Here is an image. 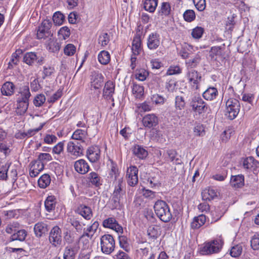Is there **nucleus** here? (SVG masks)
Returning a JSON list of instances; mask_svg holds the SVG:
<instances>
[{"instance_id":"1","label":"nucleus","mask_w":259,"mask_h":259,"mask_svg":"<svg viewBox=\"0 0 259 259\" xmlns=\"http://www.w3.org/2000/svg\"><path fill=\"white\" fill-rule=\"evenodd\" d=\"M224 245L222 236L210 241L205 242L200 248L202 254L209 255L217 253L221 251Z\"/></svg>"},{"instance_id":"2","label":"nucleus","mask_w":259,"mask_h":259,"mask_svg":"<svg viewBox=\"0 0 259 259\" xmlns=\"http://www.w3.org/2000/svg\"><path fill=\"white\" fill-rule=\"evenodd\" d=\"M125 184L122 179H119L114 183V190L112 194L111 201L113 202L114 207L119 205L125 198Z\"/></svg>"},{"instance_id":"3","label":"nucleus","mask_w":259,"mask_h":259,"mask_svg":"<svg viewBox=\"0 0 259 259\" xmlns=\"http://www.w3.org/2000/svg\"><path fill=\"white\" fill-rule=\"evenodd\" d=\"M155 212L157 216L163 222H169L172 214L168 205L162 200H158L154 206Z\"/></svg>"},{"instance_id":"4","label":"nucleus","mask_w":259,"mask_h":259,"mask_svg":"<svg viewBox=\"0 0 259 259\" xmlns=\"http://www.w3.org/2000/svg\"><path fill=\"white\" fill-rule=\"evenodd\" d=\"M240 111V103L234 98L229 99L226 103V115L231 120L236 117Z\"/></svg>"},{"instance_id":"5","label":"nucleus","mask_w":259,"mask_h":259,"mask_svg":"<svg viewBox=\"0 0 259 259\" xmlns=\"http://www.w3.org/2000/svg\"><path fill=\"white\" fill-rule=\"evenodd\" d=\"M101 251L105 254H109L114 249L115 240L111 235L105 234L100 238Z\"/></svg>"},{"instance_id":"6","label":"nucleus","mask_w":259,"mask_h":259,"mask_svg":"<svg viewBox=\"0 0 259 259\" xmlns=\"http://www.w3.org/2000/svg\"><path fill=\"white\" fill-rule=\"evenodd\" d=\"M49 240L51 244L55 247H58L62 244V231L58 226H54L50 231Z\"/></svg>"},{"instance_id":"7","label":"nucleus","mask_w":259,"mask_h":259,"mask_svg":"<svg viewBox=\"0 0 259 259\" xmlns=\"http://www.w3.org/2000/svg\"><path fill=\"white\" fill-rule=\"evenodd\" d=\"M52 27V22L50 20H44L40 25L38 26L36 37L38 39H45L52 35L50 28Z\"/></svg>"},{"instance_id":"8","label":"nucleus","mask_w":259,"mask_h":259,"mask_svg":"<svg viewBox=\"0 0 259 259\" xmlns=\"http://www.w3.org/2000/svg\"><path fill=\"white\" fill-rule=\"evenodd\" d=\"M193 111L199 114L206 112L207 106L206 103L199 96L194 97L190 103Z\"/></svg>"},{"instance_id":"9","label":"nucleus","mask_w":259,"mask_h":259,"mask_svg":"<svg viewBox=\"0 0 259 259\" xmlns=\"http://www.w3.org/2000/svg\"><path fill=\"white\" fill-rule=\"evenodd\" d=\"M67 151L70 155L77 158L83 155V148L80 143L69 141L67 143Z\"/></svg>"},{"instance_id":"10","label":"nucleus","mask_w":259,"mask_h":259,"mask_svg":"<svg viewBox=\"0 0 259 259\" xmlns=\"http://www.w3.org/2000/svg\"><path fill=\"white\" fill-rule=\"evenodd\" d=\"M187 78L192 88L196 90L199 89L201 76L197 71L193 69L189 70L187 73Z\"/></svg>"},{"instance_id":"11","label":"nucleus","mask_w":259,"mask_h":259,"mask_svg":"<svg viewBox=\"0 0 259 259\" xmlns=\"http://www.w3.org/2000/svg\"><path fill=\"white\" fill-rule=\"evenodd\" d=\"M161 37L156 32L151 33L147 38V46L150 50H155L160 45Z\"/></svg>"},{"instance_id":"12","label":"nucleus","mask_w":259,"mask_h":259,"mask_svg":"<svg viewBox=\"0 0 259 259\" xmlns=\"http://www.w3.org/2000/svg\"><path fill=\"white\" fill-rule=\"evenodd\" d=\"M104 82V76L98 71H93L90 76V84L92 88L95 90L100 89Z\"/></svg>"},{"instance_id":"13","label":"nucleus","mask_w":259,"mask_h":259,"mask_svg":"<svg viewBox=\"0 0 259 259\" xmlns=\"http://www.w3.org/2000/svg\"><path fill=\"white\" fill-rule=\"evenodd\" d=\"M224 50L221 47H212L209 51V56L211 62L220 63L224 59Z\"/></svg>"},{"instance_id":"14","label":"nucleus","mask_w":259,"mask_h":259,"mask_svg":"<svg viewBox=\"0 0 259 259\" xmlns=\"http://www.w3.org/2000/svg\"><path fill=\"white\" fill-rule=\"evenodd\" d=\"M258 166V162L251 156L244 159L242 162V168L246 171H253Z\"/></svg>"},{"instance_id":"15","label":"nucleus","mask_w":259,"mask_h":259,"mask_svg":"<svg viewBox=\"0 0 259 259\" xmlns=\"http://www.w3.org/2000/svg\"><path fill=\"white\" fill-rule=\"evenodd\" d=\"M115 85L112 81H107L104 85L103 91V97L107 101L114 102L113 95L114 94Z\"/></svg>"},{"instance_id":"16","label":"nucleus","mask_w":259,"mask_h":259,"mask_svg":"<svg viewBox=\"0 0 259 259\" xmlns=\"http://www.w3.org/2000/svg\"><path fill=\"white\" fill-rule=\"evenodd\" d=\"M138 169L136 166H131L127 168L126 178L128 184L131 186H134L138 183Z\"/></svg>"},{"instance_id":"17","label":"nucleus","mask_w":259,"mask_h":259,"mask_svg":"<svg viewBox=\"0 0 259 259\" xmlns=\"http://www.w3.org/2000/svg\"><path fill=\"white\" fill-rule=\"evenodd\" d=\"M142 123L145 127L151 128L158 124V118L155 114H147L143 117Z\"/></svg>"},{"instance_id":"18","label":"nucleus","mask_w":259,"mask_h":259,"mask_svg":"<svg viewBox=\"0 0 259 259\" xmlns=\"http://www.w3.org/2000/svg\"><path fill=\"white\" fill-rule=\"evenodd\" d=\"M103 226L104 228L111 229L118 233H122V227L119 225L114 218H109L103 222Z\"/></svg>"},{"instance_id":"19","label":"nucleus","mask_w":259,"mask_h":259,"mask_svg":"<svg viewBox=\"0 0 259 259\" xmlns=\"http://www.w3.org/2000/svg\"><path fill=\"white\" fill-rule=\"evenodd\" d=\"M100 149L97 146L90 147L87 151V156L90 162L97 161L100 157Z\"/></svg>"},{"instance_id":"20","label":"nucleus","mask_w":259,"mask_h":259,"mask_svg":"<svg viewBox=\"0 0 259 259\" xmlns=\"http://www.w3.org/2000/svg\"><path fill=\"white\" fill-rule=\"evenodd\" d=\"M43 61L42 57L37 56L34 52H28L25 54L23 56V61L29 65H32L35 62L41 64Z\"/></svg>"},{"instance_id":"21","label":"nucleus","mask_w":259,"mask_h":259,"mask_svg":"<svg viewBox=\"0 0 259 259\" xmlns=\"http://www.w3.org/2000/svg\"><path fill=\"white\" fill-rule=\"evenodd\" d=\"M44 164L40 161L31 162L29 168V175L31 177H36L43 170Z\"/></svg>"},{"instance_id":"22","label":"nucleus","mask_w":259,"mask_h":259,"mask_svg":"<svg viewBox=\"0 0 259 259\" xmlns=\"http://www.w3.org/2000/svg\"><path fill=\"white\" fill-rule=\"evenodd\" d=\"M77 213L84 219L90 220L93 217V211L91 207L84 204H80L77 208Z\"/></svg>"},{"instance_id":"23","label":"nucleus","mask_w":259,"mask_h":259,"mask_svg":"<svg viewBox=\"0 0 259 259\" xmlns=\"http://www.w3.org/2000/svg\"><path fill=\"white\" fill-rule=\"evenodd\" d=\"M194 51V48L192 46L187 43H184L181 45V48L179 51L178 54L182 58L186 59Z\"/></svg>"},{"instance_id":"24","label":"nucleus","mask_w":259,"mask_h":259,"mask_svg":"<svg viewBox=\"0 0 259 259\" xmlns=\"http://www.w3.org/2000/svg\"><path fill=\"white\" fill-rule=\"evenodd\" d=\"M74 168L78 173L85 174L89 171L90 166L85 160L81 159L75 161Z\"/></svg>"},{"instance_id":"25","label":"nucleus","mask_w":259,"mask_h":259,"mask_svg":"<svg viewBox=\"0 0 259 259\" xmlns=\"http://www.w3.org/2000/svg\"><path fill=\"white\" fill-rule=\"evenodd\" d=\"M230 185L234 188H240L244 185V176L243 175L232 176L230 179Z\"/></svg>"},{"instance_id":"26","label":"nucleus","mask_w":259,"mask_h":259,"mask_svg":"<svg viewBox=\"0 0 259 259\" xmlns=\"http://www.w3.org/2000/svg\"><path fill=\"white\" fill-rule=\"evenodd\" d=\"M78 252V247L74 245H67L65 249L63 254L64 259H75Z\"/></svg>"},{"instance_id":"27","label":"nucleus","mask_w":259,"mask_h":259,"mask_svg":"<svg viewBox=\"0 0 259 259\" xmlns=\"http://www.w3.org/2000/svg\"><path fill=\"white\" fill-rule=\"evenodd\" d=\"M31 96L29 88L28 85H24L19 89L18 94L17 95L16 100L29 101Z\"/></svg>"},{"instance_id":"28","label":"nucleus","mask_w":259,"mask_h":259,"mask_svg":"<svg viewBox=\"0 0 259 259\" xmlns=\"http://www.w3.org/2000/svg\"><path fill=\"white\" fill-rule=\"evenodd\" d=\"M201 195L204 200L210 201L218 196V192L213 188H208L203 190Z\"/></svg>"},{"instance_id":"29","label":"nucleus","mask_w":259,"mask_h":259,"mask_svg":"<svg viewBox=\"0 0 259 259\" xmlns=\"http://www.w3.org/2000/svg\"><path fill=\"white\" fill-rule=\"evenodd\" d=\"M33 229L35 236L40 237L48 231V225L43 222H38L34 225Z\"/></svg>"},{"instance_id":"30","label":"nucleus","mask_w":259,"mask_h":259,"mask_svg":"<svg viewBox=\"0 0 259 259\" xmlns=\"http://www.w3.org/2000/svg\"><path fill=\"white\" fill-rule=\"evenodd\" d=\"M119 177V170L116 164L113 161L111 162L110 168L109 171L108 178L111 179V181H117L119 179H122Z\"/></svg>"},{"instance_id":"31","label":"nucleus","mask_w":259,"mask_h":259,"mask_svg":"<svg viewBox=\"0 0 259 259\" xmlns=\"http://www.w3.org/2000/svg\"><path fill=\"white\" fill-rule=\"evenodd\" d=\"M218 95L217 89L214 87H209L203 93V97L206 100L212 101L216 98Z\"/></svg>"},{"instance_id":"32","label":"nucleus","mask_w":259,"mask_h":259,"mask_svg":"<svg viewBox=\"0 0 259 259\" xmlns=\"http://www.w3.org/2000/svg\"><path fill=\"white\" fill-rule=\"evenodd\" d=\"M87 136L88 133L86 131L77 129L73 132L71 138L73 140L80 141L82 143H85L87 139Z\"/></svg>"},{"instance_id":"33","label":"nucleus","mask_w":259,"mask_h":259,"mask_svg":"<svg viewBox=\"0 0 259 259\" xmlns=\"http://www.w3.org/2000/svg\"><path fill=\"white\" fill-rule=\"evenodd\" d=\"M60 46L57 39L51 35L47 43V49L51 52H57L59 51Z\"/></svg>"},{"instance_id":"34","label":"nucleus","mask_w":259,"mask_h":259,"mask_svg":"<svg viewBox=\"0 0 259 259\" xmlns=\"http://www.w3.org/2000/svg\"><path fill=\"white\" fill-rule=\"evenodd\" d=\"M56 199L54 196H49L45 201V206L46 210L49 212L54 210L56 207Z\"/></svg>"},{"instance_id":"35","label":"nucleus","mask_w":259,"mask_h":259,"mask_svg":"<svg viewBox=\"0 0 259 259\" xmlns=\"http://www.w3.org/2000/svg\"><path fill=\"white\" fill-rule=\"evenodd\" d=\"M132 50L134 56H137L140 54L141 51V40L140 36H136L134 37L132 43Z\"/></svg>"},{"instance_id":"36","label":"nucleus","mask_w":259,"mask_h":259,"mask_svg":"<svg viewBox=\"0 0 259 259\" xmlns=\"http://www.w3.org/2000/svg\"><path fill=\"white\" fill-rule=\"evenodd\" d=\"M206 222V217L203 214L195 217L191 223V226L193 229H198L203 225Z\"/></svg>"},{"instance_id":"37","label":"nucleus","mask_w":259,"mask_h":259,"mask_svg":"<svg viewBox=\"0 0 259 259\" xmlns=\"http://www.w3.org/2000/svg\"><path fill=\"white\" fill-rule=\"evenodd\" d=\"M17 113L20 115H23L27 110L29 101L16 100Z\"/></svg>"},{"instance_id":"38","label":"nucleus","mask_w":259,"mask_h":259,"mask_svg":"<svg viewBox=\"0 0 259 259\" xmlns=\"http://www.w3.org/2000/svg\"><path fill=\"white\" fill-rule=\"evenodd\" d=\"M15 86L11 82H6L1 88V92L3 95L11 96L14 92Z\"/></svg>"},{"instance_id":"39","label":"nucleus","mask_w":259,"mask_h":259,"mask_svg":"<svg viewBox=\"0 0 259 259\" xmlns=\"http://www.w3.org/2000/svg\"><path fill=\"white\" fill-rule=\"evenodd\" d=\"M171 12V6L168 2H162L158 11L160 16H168Z\"/></svg>"},{"instance_id":"40","label":"nucleus","mask_w":259,"mask_h":259,"mask_svg":"<svg viewBox=\"0 0 259 259\" xmlns=\"http://www.w3.org/2000/svg\"><path fill=\"white\" fill-rule=\"evenodd\" d=\"M133 153L140 159H144L148 155V152L143 147L136 145L133 149Z\"/></svg>"},{"instance_id":"41","label":"nucleus","mask_w":259,"mask_h":259,"mask_svg":"<svg viewBox=\"0 0 259 259\" xmlns=\"http://www.w3.org/2000/svg\"><path fill=\"white\" fill-rule=\"evenodd\" d=\"M88 179L89 182L93 185L98 187L102 185L101 177L95 172H91L88 175Z\"/></svg>"},{"instance_id":"42","label":"nucleus","mask_w":259,"mask_h":259,"mask_svg":"<svg viewBox=\"0 0 259 259\" xmlns=\"http://www.w3.org/2000/svg\"><path fill=\"white\" fill-rule=\"evenodd\" d=\"M148 236L153 239H156L160 235V228L157 225H152L148 229Z\"/></svg>"},{"instance_id":"43","label":"nucleus","mask_w":259,"mask_h":259,"mask_svg":"<svg viewBox=\"0 0 259 259\" xmlns=\"http://www.w3.org/2000/svg\"><path fill=\"white\" fill-rule=\"evenodd\" d=\"M67 222L70 223L76 230L77 232H80L82 230L84 224H81L74 216H71L68 218Z\"/></svg>"},{"instance_id":"44","label":"nucleus","mask_w":259,"mask_h":259,"mask_svg":"<svg viewBox=\"0 0 259 259\" xmlns=\"http://www.w3.org/2000/svg\"><path fill=\"white\" fill-rule=\"evenodd\" d=\"M158 0H145L144 3L145 10L150 13H153L157 7Z\"/></svg>"},{"instance_id":"45","label":"nucleus","mask_w":259,"mask_h":259,"mask_svg":"<svg viewBox=\"0 0 259 259\" xmlns=\"http://www.w3.org/2000/svg\"><path fill=\"white\" fill-rule=\"evenodd\" d=\"M138 191L139 193L142 194L144 197L150 200H152L153 199L156 198L157 197V195L156 192L149 189H147L144 187L139 188Z\"/></svg>"},{"instance_id":"46","label":"nucleus","mask_w":259,"mask_h":259,"mask_svg":"<svg viewBox=\"0 0 259 259\" xmlns=\"http://www.w3.org/2000/svg\"><path fill=\"white\" fill-rule=\"evenodd\" d=\"M99 224L97 221L94 222L91 226H89L86 231L83 233L84 236L91 238L97 231Z\"/></svg>"},{"instance_id":"47","label":"nucleus","mask_w":259,"mask_h":259,"mask_svg":"<svg viewBox=\"0 0 259 259\" xmlns=\"http://www.w3.org/2000/svg\"><path fill=\"white\" fill-rule=\"evenodd\" d=\"M98 59L101 64H107L110 60V55L109 53L106 51H102L98 54Z\"/></svg>"},{"instance_id":"48","label":"nucleus","mask_w":259,"mask_h":259,"mask_svg":"<svg viewBox=\"0 0 259 259\" xmlns=\"http://www.w3.org/2000/svg\"><path fill=\"white\" fill-rule=\"evenodd\" d=\"M51 180L50 176L49 175L44 174L38 180V186L41 188H46L50 184Z\"/></svg>"},{"instance_id":"49","label":"nucleus","mask_w":259,"mask_h":259,"mask_svg":"<svg viewBox=\"0 0 259 259\" xmlns=\"http://www.w3.org/2000/svg\"><path fill=\"white\" fill-rule=\"evenodd\" d=\"M132 90L133 94L137 98H141L144 94V87L140 84L134 83Z\"/></svg>"},{"instance_id":"50","label":"nucleus","mask_w":259,"mask_h":259,"mask_svg":"<svg viewBox=\"0 0 259 259\" xmlns=\"http://www.w3.org/2000/svg\"><path fill=\"white\" fill-rule=\"evenodd\" d=\"M175 108L176 110L178 113V111L183 110L185 107V101L184 98L180 96H177L175 98Z\"/></svg>"},{"instance_id":"51","label":"nucleus","mask_w":259,"mask_h":259,"mask_svg":"<svg viewBox=\"0 0 259 259\" xmlns=\"http://www.w3.org/2000/svg\"><path fill=\"white\" fill-rule=\"evenodd\" d=\"M26 236V231L24 230H20L12 235V239L13 240H19L20 241H23L25 239Z\"/></svg>"},{"instance_id":"52","label":"nucleus","mask_w":259,"mask_h":259,"mask_svg":"<svg viewBox=\"0 0 259 259\" xmlns=\"http://www.w3.org/2000/svg\"><path fill=\"white\" fill-rule=\"evenodd\" d=\"M46 98L45 96L42 94H37L35 96L33 103L34 106L36 107H39L42 106L45 103Z\"/></svg>"},{"instance_id":"53","label":"nucleus","mask_w":259,"mask_h":259,"mask_svg":"<svg viewBox=\"0 0 259 259\" xmlns=\"http://www.w3.org/2000/svg\"><path fill=\"white\" fill-rule=\"evenodd\" d=\"M193 132L194 135L197 137H202L205 134L204 127L200 123H197L195 125Z\"/></svg>"},{"instance_id":"54","label":"nucleus","mask_w":259,"mask_h":259,"mask_svg":"<svg viewBox=\"0 0 259 259\" xmlns=\"http://www.w3.org/2000/svg\"><path fill=\"white\" fill-rule=\"evenodd\" d=\"M63 236L64 241L69 245H72V244L74 241V237L71 231L68 229L64 230L63 232Z\"/></svg>"},{"instance_id":"55","label":"nucleus","mask_w":259,"mask_h":259,"mask_svg":"<svg viewBox=\"0 0 259 259\" xmlns=\"http://www.w3.org/2000/svg\"><path fill=\"white\" fill-rule=\"evenodd\" d=\"M204 33V29L202 27L197 26L192 30L191 35L195 39L200 38Z\"/></svg>"},{"instance_id":"56","label":"nucleus","mask_w":259,"mask_h":259,"mask_svg":"<svg viewBox=\"0 0 259 259\" xmlns=\"http://www.w3.org/2000/svg\"><path fill=\"white\" fill-rule=\"evenodd\" d=\"M53 20L56 25H61L64 21V16L60 12H57L53 15Z\"/></svg>"},{"instance_id":"57","label":"nucleus","mask_w":259,"mask_h":259,"mask_svg":"<svg viewBox=\"0 0 259 259\" xmlns=\"http://www.w3.org/2000/svg\"><path fill=\"white\" fill-rule=\"evenodd\" d=\"M150 101L155 105H162L164 103V98L158 94H154L151 96Z\"/></svg>"},{"instance_id":"58","label":"nucleus","mask_w":259,"mask_h":259,"mask_svg":"<svg viewBox=\"0 0 259 259\" xmlns=\"http://www.w3.org/2000/svg\"><path fill=\"white\" fill-rule=\"evenodd\" d=\"M110 41L109 37L107 33H103L100 34L98 39V42L102 47H105Z\"/></svg>"},{"instance_id":"59","label":"nucleus","mask_w":259,"mask_h":259,"mask_svg":"<svg viewBox=\"0 0 259 259\" xmlns=\"http://www.w3.org/2000/svg\"><path fill=\"white\" fill-rule=\"evenodd\" d=\"M200 61V56L197 54L193 58L189 59L186 62V64L188 67L193 68L196 67Z\"/></svg>"},{"instance_id":"60","label":"nucleus","mask_w":259,"mask_h":259,"mask_svg":"<svg viewBox=\"0 0 259 259\" xmlns=\"http://www.w3.org/2000/svg\"><path fill=\"white\" fill-rule=\"evenodd\" d=\"M70 35V29L66 26L62 27L58 31V35L62 39H66L69 37Z\"/></svg>"},{"instance_id":"61","label":"nucleus","mask_w":259,"mask_h":259,"mask_svg":"<svg viewBox=\"0 0 259 259\" xmlns=\"http://www.w3.org/2000/svg\"><path fill=\"white\" fill-rule=\"evenodd\" d=\"M149 75L148 72L144 69L139 70L136 73V78L140 81H144Z\"/></svg>"},{"instance_id":"62","label":"nucleus","mask_w":259,"mask_h":259,"mask_svg":"<svg viewBox=\"0 0 259 259\" xmlns=\"http://www.w3.org/2000/svg\"><path fill=\"white\" fill-rule=\"evenodd\" d=\"M183 17L185 21L190 22L195 19L196 16L193 10H187L184 12Z\"/></svg>"},{"instance_id":"63","label":"nucleus","mask_w":259,"mask_h":259,"mask_svg":"<svg viewBox=\"0 0 259 259\" xmlns=\"http://www.w3.org/2000/svg\"><path fill=\"white\" fill-rule=\"evenodd\" d=\"M250 244L253 250L259 249V233L254 234L250 241Z\"/></svg>"},{"instance_id":"64","label":"nucleus","mask_w":259,"mask_h":259,"mask_svg":"<svg viewBox=\"0 0 259 259\" xmlns=\"http://www.w3.org/2000/svg\"><path fill=\"white\" fill-rule=\"evenodd\" d=\"M242 250V247L240 245H236L232 247L230 250V254L232 257H237L241 254Z\"/></svg>"}]
</instances>
